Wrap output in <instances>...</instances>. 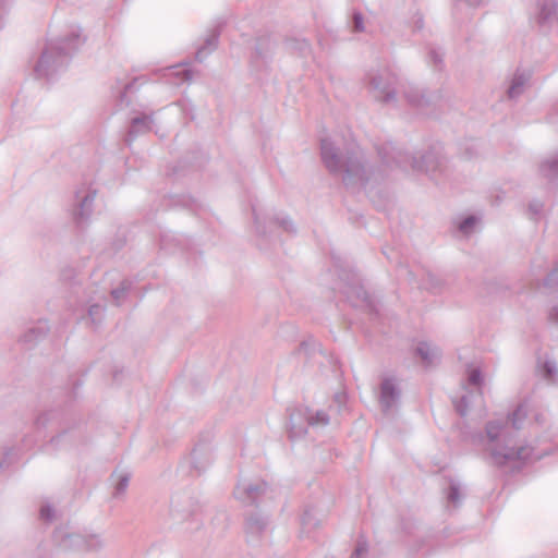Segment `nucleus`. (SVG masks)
<instances>
[{
  "label": "nucleus",
  "mask_w": 558,
  "mask_h": 558,
  "mask_svg": "<svg viewBox=\"0 0 558 558\" xmlns=\"http://www.w3.org/2000/svg\"><path fill=\"white\" fill-rule=\"evenodd\" d=\"M171 513H172L173 518L177 520H181V519L185 518L184 515H181L178 510H174V509L171 510Z\"/></svg>",
  "instance_id": "49530a36"
},
{
  "label": "nucleus",
  "mask_w": 558,
  "mask_h": 558,
  "mask_svg": "<svg viewBox=\"0 0 558 558\" xmlns=\"http://www.w3.org/2000/svg\"><path fill=\"white\" fill-rule=\"evenodd\" d=\"M53 538L63 550L82 551L84 534L68 533L63 529H58L53 533Z\"/></svg>",
  "instance_id": "ddd939ff"
},
{
  "label": "nucleus",
  "mask_w": 558,
  "mask_h": 558,
  "mask_svg": "<svg viewBox=\"0 0 558 558\" xmlns=\"http://www.w3.org/2000/svg\"><path fill=\"white\" fill-rule=\"evenodd\" d=\"M477 223V218L473 215L465 217L462 221L458 225V230L468 235L472 232L473 228Z\"/></svg>",
  "instance_id": "cd10ccee"
},
{
  "label": "nucleus",
  "mask_w": 558,
  "mask_h": 558,
  "mask_svg": "<svg viewBox=\"0 0 558 558\" xmlns=\"http://www.w3.org/2000/svg\"><path fill=\"white\" fill-rule=\"evenodd\" d=\"M352 31L360 33L364 31V17L361 12H353L352 14Z\"/></svg>",
  "instance_id": "473e14b6"
},
{
  "label": "nucleus",
  "mask_w": 558,
  "mask_h": 558,
  "mask_svg": "<svg viewBox=\"0 0 558 558\" xmlns=\"http://www.w3.org/2000/svg\"><path fill=\"white\" fill-rule=\"evenodd\" d=\"M300 416L306 420L308 426H326L329 423V416L323 410L313 413L311 410L305 409L303 412L300 411Z\"/></svg>",
  "instance_id": "aec40b11"
},
{
  "label": "nucleus",
  "mask_w": 558,
  "mask_h": 558,
  "mask_svg": "<svg viewBox=\"0 0 558 558\" xmlns=\"http://www.w3.org/2000/svg\"><path fill=\"white\" fill-rule=\"evenodd\" d=\"M211 450L206 445H197L190 457L191 466L199 474L211 463Z\"/></svg>",
  "instance_id": "f3484780"
},
{
  "label": "nucleus",
  "mask_w": 558,
  "mask_h": 558,
  "mask_svg": "<svg viewBox=\"0 0 558 558\" xmlns=\"http://www.w3.org/2000/svg\"><path fill=\"white\" fill-rule=\"evenodd\" d=\"M3 468H4V460H2V461L0 462V469H3Z\"/></svg>",
  "instance_id": "8fccbe9b"
},
{
  "label": "nucleus",
  "mask_w": 558,
  "mask_h": 558,
  "mask_svg": "<svg viewBox=\"0 0 558 558\" xmlns=\"http://www.w3.org/2000/svg\"><path fill=\"white\" fill-rule=\"evenodd\" d=\"M84 41L80 28L72 29L68 36L48 41L34 66L35 76L37 78H51L66 66L72 53Z\"/></svg>",
  "instance_id": "20e7f679"
},
{
  "label": "nucleus",
  "mask_w": 558,
  "mask_h": 558,
  "mask_svg": "<svg viewBox=\"0 0 558 558\" xmlns=\"http://www.w3.org/2000/svg\"><path fill=\"white\" fill-rule=\"evenodd\" d=\"M428 57L433 62L434 68L440 70L442 64V54L439 51L432 49L428 53Z\"/></svg>",
  "instance_id": "c9c22d12"
},
{
  "label": "nucleus",
  "mask_w": 558,
  "mask_h": 558,
  "mask_svg": "<svg viewBox=\"0 0 558 558\" xmlns=\"http://www.w3.org/2000/svg\"><path fill=\"white\" fill-rule=\"evenodd\" d=\"M336 399L338 402H341L344 399V395L338 393V395H336Z\"/></svg>",
  "instance_id": "de8ad7c7"
},
{
  "label": "nucleus",
  "mask_w": 558,
  "mask_h": 558,
  "mask_svg": "<svg viewBox=\"0 0 558 558\" xmlns=\"http://www.w3.org/2000/svg\"><path fill=\"white\" fill-rule=\"evenodd\" d=\"M525 417V407L520 404L507 420H494L486 424L482 442L492 463L499 466L515 465L532 457L533 448L527 445H518L513 438V430L522 427Z\"/></svg>",
  "instance_id": "f257e3e1"
},
{
  "label": "nucleus",
  "mask_w": 558,
  "mask_h": 558,
  "mask_svg": "<svg viewBox=\"0 0 558 558\" xmlns=\"http://www.w3.org/2000/svg\"><path fill=\"white\" fill-rule=\"evenodd\" d=\"M539 171L549 181L558 179V158L544 160L539 166Z\"/></svg>",
  "instance_id": "b1692460"
},
{
  "label": "nucleus",
  "mask_w": 558,
  "mask_h": 558,
  "mask_svg": "<svg viewBox=\"0 0 558 558\" xmlns=\"http://www.w3.org/2000/svg\"><path fill=\"white\" fill-rule=\"evenodd\" d=\"M253 215H254V221H255V226H256V231L259 235L264 236L266 234V231L265 229L260 226V222H259V219H258V216L255 211V209H253Z\"/></svg>",
  "instance_id": "79ce46f5"
},
{
  "label": "nucleus",
  "mask_w": 558,
  "mask_h": 558,
  "mask_svg": "<svg viewBox=\"0 0 558 558\" xmlns=\"http://www.w3.org/2000/svg\"><path fill=\"white\" fill-rule=\"evenodd\" d=\"M40 519L44 521H51L53 518V509L49 505H45L40 508Z\"/></svg>",
  "instance_id": "4c0bfd02"
},
{
  "label": "nucleus",
  "mask_w": 558,
  "mask_h": 558,
  "mask_svg": "<svg viewBox=\"0 0 558 558\" xmlns=\"http://www.w3.org/2000/svg\"><path fill=\"white\" fill-rule=\"evenodd\" d=\"M367 553V543L365 541L360 539L356 544L354 551L351 555V558H361Z\"/></svg>",
  "instance_id": "e433bc0d"
},
{
  "label": "nucleus",
  "mask_w": 558,
  "mask_h": 558,
  "mask_svg": "<svg viewBox=\"0 0 558 558\" xmlns=\"http://www.w3.org/2000/svg\"><path fill=\"white\" fill-rule=\"evenodd\" d=\"M320 156L329 173L340 178L347 187L364 186L372 179L384 177L366 168L364 156L357 146L347 149L344 155L330 138H322Z\"/></svg>",
  "instance_id": "7ed1b4c3"
},
{
  "label": "nucleus",
  "mask_w": 558,
  "mask_h": 558,
  "mask_svg": "<svg viewBox=\"0 0 558 558\" xmlns=\"http://www.w3.org/2000/svg\"><path fill=\"white\" fill-rule=\"evenodd\" d=\"M48 331H49L48 323L46 320H38L34 326L29 327L20 337V342L26 349H32L47 336Z\"/></svg>",
  "instance_id": "4468645a"
},
{
  "label": "nucleus",
  "mask_w": 558,
  "mask_h": 558,
  "mask_svg": "<svg viewBox=\"0 0 558 558\" xmlns=\"http://www.w3.org/2000/svg\"><path fill=\"white\" fill-rule=\"evenodd\" d=\"M558 3L556 0H537L535 20L539 26L550 24L557 16Z\"/></svg>",
  "instance_id": "dca6fc26"
},
{
  "label": "nucleus",
  "mask_w": 558,
  "mask_h": 558,
  "mask_svg": "<svg viewBox=\"0 0 558 558\" xmlns=\"http://www.w3.org/2000/svg\"><path fill=\"white\" fill-rule=\"evenodd\" d=\"M549 320L553 324L558 325V305L554 306L549 312Z\"/></svg>",
  "instance_id": "37998d69"
},
{
  "label": "nucleus",
  "mask_w": 558,
  "mask_h": 558,
  "mask_svg": "<svg viewBox=\"0 0 558 558\" xmlns=\"http://www.w3.org/2000/svg\"><path fill=\"white\" fill-rule=\"evenodd\" d=\"M219 32L214 31L205 40V44L197 49L195 58L202 62L217 47Z\"/></svg>",
  "instance_id": "412c9836"
},
{
  "label": "nucleus",
  "mask_w": 558,
  "mask_h": 558,
  "mask_svg": "<svg viewBox=\"0 0 558 558\" xmlns=\"http://www.w3.org/2000/svg\"><path fill=\"white\" fill-rule=\"evenodd\" d=\"M365 84L373 99L383 105H396L400 89L407 104L422 113H427L438 98L413 84H401L397 75L387 68L371 70L366 74Z\"/></svg>",
  "instance_id": "f03ea898"
},
{
  "label": "nucleus",
  "mask_w": 558,
  "mask_h": 558,
  "mask_svg": "<svg viewBox=\"0 0 558 558\" xmlns=\"http://www.w3.org/2000/svg\"><path fill=\"white\" fill-rule=\"evenodd\" d=\"M105 546L104 541L97 534H84L82 551H98Z\"/></svg>",
  "instance_id": "393cba45"
},
{
  "label": "nucleus",
  "mask_w": 558,
  "mask_h": 558,
  "mask_svg": "<svg viewBox=\"0 0 558 558\" xmlns=\"http://www.w3.org/2000/svg\"><path fill=\"white\" fill-rule=\"evenodd\" d=\"M416 354L426 366L435 364L440 359V351L427 342H420L416 347Z\"/></svg>",
  "instance_id": "6ab92c4d"
},
{
  "label": "nucleus",
  "mask_w": 558,
  "mask_h": 558,
  "mask_svg": "<svg viewBox=\"0 0 558 558\" xmlns=\"http://www.w3.org/2000/svg\"><path fill=\"white\" fill-rule=\"evenodd\" d=\"M535 420H536L538 423H543V415H536V416H535Z\"/></svg>",
  "instance_id": "09e8293b"
},
{
  "label": "nucleus",
  "mask_w": 558,
  "mask_h": 558,
  "mask_svg": "<svg viewBox=\"0 0 558 558\" xmlns=\"http://www.w3.org/2000/svg\"><path fill=\"white\" fill-rule=\"evenodd\" d=\"M272 223H275L278 227L282 228L287 232H294L295 231L292 221L288 217H283V218L276 217L274 219Z\"/></svg>",
  "instance_id": "72a5a7b5"
},
{
  "label": "nucleus",
  "mask_w": 558,
  "mask_h": 558,
  "mask_svg": "<svg viewBox=\"0 0 558 558\" xmlns=\"http://www.w3.org/2000/svg\"><path fill=\"white\" fill-rule=\"evenodd\" d=\"M130 480H131V474L126 473V472L121 473L118 476V481H117V484H116L114 490H113V497L118 498L126 492Z\"/></svg>",
  "instance_id": "bb28decb"
},
{
  "label": "nucleus",
  "mask_w": 558,
  "mask_h": 558,
  "mask_svg": "<svg viewBox=\"0 0 558 558\" xmlns=\"http://www.w3.org/2000/svg\"><path fill=\"white\" fill-rule=\"evenodd\" d=\"M268 488L267 483L240 481L233 490L235 499L242 504L250 506L255 505L260 496H263Z\"/></svg>",
  "instance_id": "1a4fd4ad"
},
{
  "label": "nucleus",
  "mask_w": 558,
  "mask_h": 558,
  "mask_svg": "<svg viewBox=\"0 0 558 558\" xmlns=\"http://www.w3.org/2000/svg\"><path fill=\"white\" fill-rule=\"evenodd\" d=\"M104 307L99 304H93L88 307V317L93 324H97L100 322Z\"/></svg>",
  "instance_id": "7c9ffc66"
},
{
  "label": "nucleus",
  "mask_w": 558,
  "mask_h": 558,
  "mask_svg": "<svg viewBox=\"0 0 558 558\" xmlns=\"http://www.w3.org/2000/svg\"><path fill=\"white\" fill-rule=\"evenodd\" d=\"M9 2L10 0H0V28L3 26L2 20L8 11Z\"/></svg>",
  "instance_id": "a19ab883"
},
{
  "label": "nucleus",
  "mask_w": 558,
  "mask_h": 558,
  "mask_svg": "<svg viewBox=\"0 0 558 558\" xmlns=\"http://www.w3.org/2000/svg\"><path fill=\"white\" fill-rule=\"evenodd\" d=\"M378 156L388 168H399L402 170L412 169L414 171L425 172L432 179H436V172L444 171V159L433 150H428L420 157L410 156L408 153L396 147L391 142L377 147Z\"/></svg>",
  "instance_id": "39448f33"
},
{
  "label": "nucleus",
  "mask_w": 558,
  "mask_h": 558,
  "mask_svg": "<svg viewBox=\"0 0 558 558\" xmlns=\"http://www.w3.org/2000/svg\"><path fill=\"white\" fill-rule=\"evenodd\" d=\"M290 420H291V426H290V430H289L290 437L296 438V437L303 436L306 433V427L303 425L299 426L294 423V420H295L294 414H291Z\"/></svg>",
  "instance_id": "2f4dec72"
},
{
  "label": "nucleus",
  "mask_w": 558,
  "mask_h": 558,
  "mask_svg": "<svg viewBox=\"0 0 558 558\" xmlns=\"http://www.w3.org/2000/svg\"><path fill=\"white\" fill-rule=\"evenodd\" d=\"M544 286L547 288H555L558 286V266L545 278Z\"/></svg>",
  "instance_id": "f704fd0d"
},
{
  "label": "nucleus",
  "mask_w": 558,
  "mask_h": 558,
  "mask_svg": "<svg viewBox=\"0 0 558 558\" xmlns=\"http://www.w3.org/2000/svg\"><path fill=\"white\" fill-rule=\"evenodd\" d=\"M60 430L57 436L52 437L50 442L57 447L74 446L81 442L83 430L77 424L62 422L59 426Z\"/></svg>",
  "instance_id": "9d476101"
},
{
  "label": "nucleus",
  "mask_w": 558,
  "mask_h": 558,
  "mask_svg": "<svg viewBox=\"0 0 558 558\" xmlns=\"http://www.w3.org/2000/svg\"><path fill=\"white\" fill-rule=\"evenodd\" d=\"M290 45L291 48L298 50L302 57H305L311 52V45L305 39H293Z\"/></svg>",
  "instance_id": "c756f323"
},
{
  "label": "nucleus",
  "mask_w": 558,
  "mask_h": 558,
  "mask_svg": "<svg viewBox=\"0 0 558 558\" xmlns=\"http://www.w3.org/2000/svg\"><path fill=\"white\" fill-rule=\"evenodd\" d=\"M446 497L447 501L451 504L453 507H458L461 504L463 495L459 482L450 480Z\"/></svg>",
  "instance_id": "5701e85b"
},
{
  "label": "nucleus",
  "mask_w": 558,
  "mask_h": 558,
  "mask_svg": "<svg viewBox=\"0 0 558 558\" xmlns=\"http://www.w3.org/2000/svg\"><path fill=\"white\" fill-rule=\"evenodd\" d=\"M341 286L339 289L354 307L363 308L369 313H377L375 300L364 290L360 277L351 270H342L339 275Z\"/></svg>",
  "instance_id": "423d86ee"
},
{
  "label": "nucleus",
  "mask_w": 558,
  "mask_h": 558,
  "mask_svg": "<svg viewBox=\"0 0 558 558\" xmlns=\"http://www.w3.org/2000/svg\"><path fill=\"white\" fill-rule=\"evenodd\" d=\"M153 116L142 113L131 119L129 131L125 135L124 142L131 145L133 141L141 134H145L151 130Z\"/></svg>",
  "instance_id": "f8f14e48"
},
{
  "label": "nucleus",
  "mask_w": 558,
  "mask_h": 558,
  "mask_svg": "<svg viewBox=\"0 0 558 558\" xmlns=\"http://www.w3.org/2000/svg\"><path fill=\"white\" fill-rule=\"evenodd\" d=\"M133 83H126L123 87V92L120 94V101L123 102L126 97V93L132 88Z\"/></svg>",
  "instance_id": "c03bdc74"
},
{
  "label": "nucleus",
  "mask_w": 558,
  "mask_h": 558,
  "mask_svg": "<svg viewBox=\"0 0 558 558\" xmlns=\"http://www.w3.org/2000/svg\"><path fill=\"white\" fill-rule=\"evenodd\" d=\"M543 208V204L538 201H533L529 205V210L532 214V216H536L541 213Z\"/></svg>",
  "instance_id": "ea45409f"
},
{
  "label": "nucleus",
  "mask_w": 558,
  "mask_h": 558,
  "mask_svg": "<svg viewBox=\"0 0 558 558\" xmlns=\"http://www.w3.org/2000/svg\"><path fill=\"white\" fill-rule=\"evenodd\" d=\"M175 75L181 77L182 82H191L193 77V72L189 69L182 68L175 71Z\"/></svg>",
  "instance_id": "58836bf2"
},
{
  "label": "nucleus",
  "mask_w": 558,
  "mask_h": 558,
  "mask_svg": "<svg viewBox=\"0 0 558 558\" xmlns=\"http://www.w3.org/2000/svg\"><path fill=\"white\" fill-rule=\"evenodd\" d=\"M77 207L74 210V219L76 223H83L92 213V206L96 198V191L88 190L84 195L76 192Z\"/></svg>",
  "instance_id": "2eb2a0df"
},
{
  "label": "nucleus",
  "mask_w": 558,
  "mask_h": 558,
  "mask_svg": "<svg viewBox=\"0 0 558 558\" xmlns=\"http://www.w3.org/2000/svg\"><path fill=\"white\" fill-rule=\"evenodd\" d=\"M530 78L531 74L529 72L518 70L511 80L510 86L508 87V98L513 100L520 97L523 94Z\"/></svg>",
  "instance_id": "a211bd4d"
},
{
  "label": "nucleus",
  "mask_w": 558,
  "mask_h": 558,
  "mask_svg": "<svg viewBox=\"0 0 558 558\" xmlns=\"http://www.w3.org/2000/svg\"><path fill=\"white\" fill-rule=\"evenodd\" d=\"M401 398V389L396 377L388 376L381 379L379 386V404L384 413H389L397 407Z\"/></svg>",
  "instance_id": "6e6552de"
},
{
  "label": "nucleus",
  "mask_w": 558,
  "mask_h": 558,
  "mask_svg": "<svg viewBox=\"0 0 558 558\" xmlns=\"http://www.w3.org/2000/svg\"><path fill=\"white\" fill-rule=\"evenodd\" d=\"M268 526V518L254 512L246 517L244 531L248 543H257Z\"/></svg>",
  "instance_id": "9b49d317"
},
{
  "label": "nucleus",
  "mask_w": 558,
  "mask_h": 558,
  "mask_svg": "<svg viewBox=\"0 0 558 558\" xmlns=\"http://www.w3.org/2000/svg\"><path fill=\"white\" fill-rule=\"evenodd\" d=\"M130 287L131 282L128 280H123L118 288L111 291V295L117 304H120V302L124 299Z\"/></svg>",
  "instance_id": "c85d7f7f"
},
{
  "label": "nucleus",
  "mask_w": 558,
  "mask_h": 558,
  "mask_svg": "<svg viewBox=\"0 0 558 558\" xmlns=\"http://www.w3.org/2000/svg\"><path fill=\"white\" fill-rule=\"evenodd\" d=\"M482 384L483 376L481 369L477 367L470 368L468 372V385L472 386L474 389L468 391L459 400L454 401V408L459 415L465 416L474 400H482Z\"/></svg>",
  "instance_id": "0eeeda50"
},
{
  "label": "nucleus",
  "mask_w": 558,
  "mask_h": 558,
  "mask_svg": "<svg viewBox=\"0 0 558 558\" xmlns=\"http://www.w3.org/2000/svg\"><path fill=\"white\" fill-rule=\"evenodd\" d=\"M538 368L542 373V376L548 380L549 383H555L556 381V377L558 375V367L556 365V362L553 361V360H544V361H538Z\"/></svg>",
  "instance_id": "4be33fe9"
},
{
  "label": "nucleus",
  "mask_w": 558,
  "mask_h": 558,
  "mask_svg": "<svg viewBox=\"0 0 558 558\" xmlns=\"http://www.w3.org/2000/svg\"><path fill=\"white\" fill-rule=\"evenodd\" d=\"M301 522H302V525H303V526H307V525H310V512H308L307 510H306V511L304 512V514L302 515V520H301Z\"/></svg>",
  "instance_id": "a18cd8bd"
},
{
  "label": "nucleus",
  "mask_w": 558,
  "mask_h": 558,
  "mask_svg": "<svg viewBox=\"0 0 558 558\" xmlns=\"http://www.w3.org/2000/svg\"><path fill=\"white\" fill-rule=\"evenodd\" d=\"M59 416V413L57 411H47L41 414H39L36 417L35 426L37 429L46 428L47 426H50L57 421Z\"/></svg>",
  "instance_id": "a878e982"
}]
</instances>
